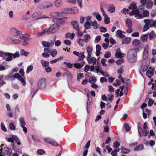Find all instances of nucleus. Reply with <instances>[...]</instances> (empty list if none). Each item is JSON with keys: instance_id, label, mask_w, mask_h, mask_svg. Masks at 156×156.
Masks as SVG:
<instances>
[{"instance_id": "nucleus-3", "label": "nucleus", "mask_w": 156, "mask_h": 156, "mask_svg": "<svg viewBox=\"0 0 156 156\" xmlns=\"http://www.w3.org/2000/svg\"><path fill=\"white\" fill-rule=\"evenodd\" d=\"M59 27V25L54 24L51 25L49 28H46L47 30L48 34L55 33L58 30Z\"/></svg>"}, {"instance_id": "nucleus-52", "label": "nucleus", "mask_w": 156, "mask_h": 156, "mask_svg": "<svg viewBox=\"0 0 156 156\" xmlns=\"http://www.w3.org/2000/svg\"><path fill=\"white\" fill-rule=\"evenodd\" d=\"M12 43L15 44H19L22 41L18 39H12Z\"/></svg>"}, {"instance_id": "nucleus-54", "label": "nucleus", "mask_w": 156, "mask_h": 156, "mask_svg": "<svg viewBox=\"0 0 156 156\" xmlns=\"http://www.w3.org/2000/svg\"><path fill=\"white\" fill-rule=\"evenodd\" d=\"M33 66L32 65H30L28 66L27 68L26 73L28 74L30 72L33 70Z\"/></svg>"}, {"instance_id": "nucleus-62", "label": "nucleus", "mask_w": 156, "mask_h": 156, "mask_svg": "<svg viewBox=\"0 0 156 156\" xmlns=\"http://www.w3.org/2000/svg\"><path fill=\"white\" fill-rule=\"evenodd\" d=\"M84 76L83 74V73H80L77 75V80L78 81H80V80L83 78Z\"/></svg>"}, {"instance_id": "nucleus-9", "label": "nucleus", "mask_w": 156, "mask_h": 156, "mask_svg": "<svg viewBox=\"0 0 156 156\" xmlns=\"http://www.w3.org/2000/svg\"><path fill=\"white\" fill-rule=\"evenodd\" d=\"M87 59L88 62L89 64H91L93 65L96 64L97 62L96 58L94 57H91L90 56H87Z\"/></svg>"}, {"instance_id": "nucleus-44", "label": "nucleus", "mask_w": 156, "mask_h": 156, "mask_svg": "<svg viewBox=\"0 0 156 156\" xmlns=\"http://www.w3.org/2000/svg\"><path fill=\"white\" fill-rule=\"evenodd\" d=\"M49 53L52 56L54 57L56 55L57 52L56 49H54L51 51H49Z\"/></svg>"}, {"instance_id": "nucleus-34", "label": "nucleus", "mask_w": 156, "mask_h": 156, "mask_svg": "<svg viewBox=\"0 0 156 156\" xmlns=\"http://www.w3.org/2000/svg\"><path fill=\"white\" fill-rule=\"evenodd\" d=\"M120 150L121 153L123 154H127L130 151L129 149L124 148L122 146L121 147Z\"/></svg>"}, {"instance_id": "nucleus-35", "label": "nucleus", "mask_w": 156, "mask_h": 156, "mask_svg": "<svg viewBox=\"0 0 156 156\" xmlns=\"http://www.w3.org/2000/svg\"><path fill=\"white\" fill-rule=\"evenodd\" d=\"M92 25L93 28L95 29H98L100 26L96 20H94L93 22L92 21Z\"/></svg>"}, {"instance_id": "nucleus-13", "label": "nucleus", "mask_w": 156, "mask_h": 156, "mask_svg": "<svg viewBox=\"0 0 156 156\" xmlns=\"http://www.w3.org/2000/svg\"><path fill=\"white\" fill-rule=\"evenodd\" d=\"M5 57H6L5 61L7 62H9L12 60V53L9 52H6Z\"/></svg>"}, {"instance_id": "nucleus-61", "label": "nucleus", "mask_w": 156, "mask_h": 156, "mask_svg": "<svg viewBox=\"0 0 156 156\" xmlns=\"http://www.w3.org/2000/svg\"><path fill=\"white\" fill-rule=\"evenodd\" d=\"M9 127L10 129L12 130H14L16 129V126L15 125L12 123H10L9 124Z\"/></svg>"}, {"instance_id": "nucleus-63", "label": "nucleus", "mask_w": 156, "mask_h": 156, "mask_svg": "<svg viewBox=\"0 0 156 156\" xmlns=\"http://www.w3.org/2000/svg\"><path fill=\"white\" fill-rule=\"evenodd\" d=\"M12 58H15L16 57H19L20 56L19 53L18 51H16L15 53H12Z\"/></svg>"}, {"instance_id": "nucleus-59", "label": "nucleus", "mask_w": 156, "mask_h": 156, "mask_svg": "<svg viewBox=\"0 0 156 156\" xmlns=\"http://www.w3.org/2000/svg\"><path fill=\"white\" fill-rule=\"evenodd\" d=\"M105 18L104 19V21L105 23L108 24L109 23V18L108 17V15L106 14V16H104Z\"/></svg>"}, {"instance_id": "nucleus-30", "label": "nucleus", "mask_w": 156, "mask_h": 156, "mask_svg": "<svg viewBox=\"0 0 156 156\" xmlns=\"http://www.w3.org/2000/svg\"><path fill=\"white\" fill-rule=\"evenodd\" d=\"M42 6L43 7H41L42 8L48 9L52 7L53 6V4L52 3H51L48 2L47 3V4L44 5Z\"/></svg>"}, {"instance_id": "nucleus-28", "label": "nucleus", "mask_w": 156, "mask_h": 156, "mask_svg": "<svg viewBox=\"0 0 156 156\" xmlns=\"http://www.w3.org/2000/svg\"><path fill=\"white\" fill-rule=\"evenodd\" d=\"M126 25L129 28H130L132 27V23L131 20L130 19H127L126 20Z\"/></svg>"}, {"instance_id": "nucleus-10", "label": "nucleus", "mask_w": 156, "mask_h": 156, "mask_svg": "<svg viewBox=\"0 0 156 156\" xmlns=\"http://www.w3.org/2000/svg\"><path fill=\"white\" fill-rule=\"evenodd\" d=\"M126 55V54L121 52L120 48H117L116 51L115 56L117 58H122Z\"/></svg>"}, {"instance_id": "nucleus-33", "label": "nucleus", "mask_w": 156, "mask_h": 156, "mask_svg": "<svg viewBox=\"0 0 156 156\" xmlns=\"http://www.w3.org/2000/svg\"><path fill=\"white\" fill-rule=\"evenodd\" d=\"M63 76H68L69 78H72L73 77V75L69 71H66L65 72L63 75Z\"/></svg>"}, {"instance_id": "nucleus-53", "label": "nucleus", "mask_w": 156, "mask_h": 156, "mask_svg": "<svg viewBox=\"0 0 156 156\" xmlns=\"http://www.w3.org/2000/svg\"><path fill=\"white\" fill-rule=\"evenodd\" d=\"M41 62L42 66L44 67L48 66L49 65V62H48L44 61L43 60H42Z\"/></svg>"}, {"instance_id": "nucleus-36", "label": "nucleus", "mask_w": 156, "mask_h": 156, "mask_svg": "<svg viewBox=\"0 0 156 156\" xmlns=\"http://www.w3.org/2000/svg\"><path fill=\"white\" fill-rule=\"evenodd\" d=\"M144 149V145L143 144H141L136 147L134 149V151H136L139 150H141Z\"/></svg>"}, {"instance_id": "nucleus-6", "label": "nucleus", "mask_w": 156, "mask_h": 156, "mask_svg": "<svg viewBox=\"0 0 156 156\" xmlns=\"http://www.w3.org/2000/svg\"><path fill=\"white\" fill-rule=\"evenodd\" d=\"M20 125L21 127L23 128V131L26 133L27 132V128L25 127L26 125V123L25 122L24 119L23 117H21L19 119Z\"/></svg>"}, {"instance_id": "nucleus-5", "label": "nucleus", "mask_w": 156, "mask_h": 156, "mask_svg": "<svg viewBox=\"0 0 156 156\" xmlns=\"http://www.w3.org/2000/svg\"><path fill=\"white\" fill-rule=\"evenodd\" d=\"M86 20L84 24V26L86 29L88 30L91 27V24H92V21L91 20V17L87 16L86 18Z\"/></svg>"}, {"instance_id": "nucleus-19", "label": "nucleus", "mask_w": 156, "mask_h": 156, "mask_svg": "<svg viewBox=\"0 0 156 156\" xmlns=\"http://www.w3.org/2000/svg\"><path fill=\"white\" fill-rule=\"evenodd\" d=\"M47 31V30L46 28L44 30H41L37 33V37H41L45 34L46 33L48 34Z\"/></svg>"}, {"instance_id": "nucleus-39", "label": "nucleus", "mask_w": 156, "mask_h": 156, "mask_svg": "<svg viewBox=\"0 0 156 156\" xmlns=\"http://www.w3.org/2000/svg\"><path fill=\"white\" fill-rule=\"evenodd\" d=\"M12 147L15 151L20 153H22V150H21V149L20 148H18L16 146L14 145V144H13Z\"/></svg>"}, {"instance_id": "nucleus-64", "label": "nucleus", "mask_w": 156, "mask_h": 156, "mask_svg": "<svg viewBox=\"0 0 156 156\" xmlns=\"http://www.w3.org/2000/svg\"><path fill=\"white\" fill-rule=\"evenodd\" d=\"M121 84V81L119 80H116V82L113 83V85L115 86H117L120 85Z\"/></svg>"}, {"instance_id": "nucleus-2", "label": "nucleus", "mask_w": 156, "mask_h": 156, "mask_svg": "<svg viewBox=\"0 0 156 156\" xmlns=\"http://www.w3.org/2000/svg\"><path fill=\"white\" fill-rule=\"evenodd\" d=\"M138 48H133L130 49L127 55L128 59L130 62H134L136 60L137 51Z\"/></svg>"}, {"instance_id": "nucleus-14", "label": "nucleus", "mask_w": 156, "mask_h": 156, "mask_svg": "<svg viewBox=\"0 0 156 156\" xmlns=\"http://www.w3.org/2000/svg\"><path fill=\"white\" fill-rule=\"evenodd\" d=\"M148 36H149V38L151 40L154 39L156 37V34L153 31L150 33L148 32L147 33Z\"/></svg>"}, {"instance_id": "nucleus-27", "label": "nucleus", "mask_w": 156, "mask_h": 156, "mask_svg": "<svg viewBox=\"0 0 156 156\" xmlns=\"http://www.w3.org/2000/svg\"><path fill=\"white\" fill-rule=\"evenodd\" d=\"M91 39L90 35L88 34H86L84 36V41L86 43L88 42Z\"/></svg>"}, {"instance_id": "nucleus-42", "label": "nucleus", "mask_w": 156, "mask_h": 156, "mask_svg": "<svg viewBox=\"0 0 156 156\" xmlns=\"http://www.w3.org/2000/svg\"><path fill=\"white\" fill-rule=\"evenodd\" d=\"M84 52L83 51L82 53H81L80 55V56H78L79 57L78 59L79 61H82L83 59L85 58V56L84 55Z\"/></svg>"}, {"instance_id": "nucleus-45", "label": "nucleus", "mask_w": 156, "mask_h": 156, "mask_svg": "<svg viewBox=\"0 0 156 156\" xmlns=\"http://www.w3.org/2000/svg\"><path fill=\"white\" fill-rule=\"evenodd\" d=\"M96 82V79L95 76H93L91 77L89 80V82L91 83H94Z\"/></svg>"}, {"instance_id": "nucleus-55", "label": "nucleus", "mask_w": 156, "mask_h": 156, "mask_svg": "<svg viewBox=\"0 0 156 156\" xmlns=\"http://www.w3.org/2000/svg\"><path fill=\"white\" fill-rule=\"evenodd\" d=\"M77 42L82 47H83L84 45V40L81 38L78 39L77 40Z\"/></svg>"}, {"instance_id": "nucleus-57", "label": "nucleus", "mask_w": 156, "mask_h": 156, "mask_svg": "<svg viewBox=\"0 0 156 156\" xmlns=\"http://www.w3.org/2000/svg\"><path fill=\"white\" fill-rule=\"evenodd\" d=\"M18 80L20 81L23 85L25 86L26 85V83L25 81V77H21Z\"/></svg>"}, {"instance_id": "nucleus-56", "label": "nucleus", "mask_w": 156, "mask_h": 156, "mask_svg": "<svg viewBox=\"0 0 156 156\" xmlns=\"http://www.w3.org/2000/svg\"><path fill=\"white\" fill-rule=\"evenodd\" d=\"M100 72L103 76L105 77H109V75L107 72H105L102 70H100Z\"/></svg>"}, {"instance_id": "nucleus-48", "label": "nucleus", "mask_w": 156, "mask_h": 156, "mask_svg": "<svg viewBox=\"0 0 156 156\" xmlns=\"http://www.w3.org/2000/svg\"><path fill=\"white\" fill-rule=\"evenodd\" d=\"M139 12V11L138 9H135V10H133L130 12H129V14L130 16L135 15H136L137 14H138Z\"/></svg>"}, {"instance_id": "nucleus-60", "label": "nucleus", "mask_w": 156, "mask_h": 156, "mask_svg": "<svg viewBox=\"0 0 156 156\" xmlns=\"http://www.w3.org/2000/svg\"><path fill=\"white\" fill-rule=\"evenodd\" d=\"M124 62V59L122 58H121L120 59H119L117 61H116V63L118 65H120Z\"/></svg>"}, {"instance_id": "nucleus-8", "label": "nucleus", "mask_w": 156, "mask_h": 156, "mask_svg": "<svg viewBox=\"0 0 156 156\" xmlns=\"http://www.w3.org/2000/svg\"><path fill=\"white\" fill-rule=\"evenodd\" d=\"M149 45L147 44L146 45L144 49V51L143 53V58L144 59H146L148 56V48Z\"/></svg>"}, {"instance_id": "nucleus-51", "label": "nucleus", "mask_w": 156, "mask_h": 156, "mask_svg": "<svg viewBox=\"0 0 156 156\" xmlns=\"http://www.w3.org/2000/svg\"><path fill=\"white\" fill-rule=\"evenodd\" d=\"M37 153L39 155H42L45 153V151L43 149H39L37 151Z\"/></svg>"}, {"instance_id": "nucleus-18", "label": "nucleus", "mask_w": 156, "mask_h": 156, "mask_svg": "<svg viewBox=\"0 0 156 156\" xmlns=\"http://www.w3.org/2000/svg\"><path fill=\"white\" fill-rule=\"evenodd\" d=\"M85 62L84 61H82L80 63H75L74 64V66L77 69H80L85 64Z\"/></svg>"}, {"instance_id": "nucleus-41", "label": "nucleus", "mask_w": 156, "mask_h": 156, "mask_svg": "<svg viewBox=\"0 0 156 156\" xmlns=\"http://www.w3.org/2000/svg\"><path fill=\"white\" fill-rule=\"evenodd\" d=\"M129 8L130 9L132 10L136 9L137 8V6L136 5V3L135 2H133L130 5Z\"/></svg>"}, {"instance_id": "nucleus-25", "label": "nucleus", "mask_w": 156, "mask_h": 156, "mask_svg": "<svg viewBox=\"0 0 156 156\" xmlns=\"http://www.w3.org/2000/svg\"><path fill=\"white\" fill-rule=\"evenodd\" d=\"M142 126V125L139 122L138 123L137 127L138 130L139 134L140 137L143 136V133H141Z\"/></svg>"}, {"instance_id": "nucleus-50", "label": "nucleus", "mask_w": 156, "mask_h": 156, "mask_svg": "<svg viewBox=\"0 0 156 156\" xmlns=\"http://www.w3.org/2000/svg\"><path fill=\"white\" fill-rule=\"evenodd\" d=\"M93 15L94 16H96V19L100 21L101 20V16L99 15L98 12H95L93 13Z\"/></svg>"}, {"instance_id": "nucleus-29", "label": "nucleus", "mask_w": 156, "mask_h": 156, "mask_svg": "<svg viewBox=\"0 0 156 156\" xmlns=\"http://www.w3.org/2000/svg\"><path fill=\"white\" fill-rule=\"evenodd\" d=\"M75 36V34H71L70 33H68L66 34L65 37L66 38H69L72 40L74 38Z\"/></svg>"}, {"instance_id": "nucleus-32", "label": "nucleus", "mask_w": 156, "mask_h": 156, "mask_svg": "<svg viewBox=\"0 0 156 156\" xmlns=\"http://www.w3.org/2000/svg\"><path fill=\"white\" fill-rule=\"evenodd\" d=\"M148 37L147 34L142 35L140 37L142 41L144 42H145L147 41Z\"/></svg>"}, {"instance_id": "nucleus-16", "label": "nucleus", "mask_w": 156, "mask_h": 156, "mask_svg": "<svg viewBox=\"0 0 156 156\" xmlns=\"http://www.w3.org/2000/svg\"><path fill=\"white\" fill-rule=\"evenodd\" d=\"M71 24L73 26V27L76 30H80L78 22L76 21H73L71 22Z\"/></svg>"}, {"instance_id": "nucleus-26", "label": "nucleus", "mask_w": 156, "mask_h": 156, "mask_svg": "<svg viewBox=\"0 0 156 156\" xmlns=\"http://www.w3.org/2000/svg\"><path fill=\"white\" fill-rule=\"evenodd\" d=\"M153 5V3L152 1L151 0H149L147 1L146 4V7L147 9H151L152 8Z\"/></svg>"}, {"instance_id": "nucleus-12", "label": "nucleus", "mask_w": 156, "mask_h": 156, "mask_svg": "<svg viewBox=\"0 0 156 156\" xmlns=\"http://www.w3.org/2000/svg\"><path fill=\"white\" fill-rule=\"evenodd\" d=\"M154 72V69L150 67L149 68L146 73L147 76L150 78L153 75Z\"/></svg>"}, {"instance_id": "nucleus-15", "label": "nucleus", "mask_w": 156, "mask_h": 156, "mask_svg": "<svg viewBox=\"0 0 156 156\" xmlns=\"http://www.w3.org/2000/svg\"><path fill=\"white\" fill-rule=\"evenodd\" d=\"M116 36L117 37L121 39H123L125 37V35L122 34V32L120 30H119L116 31Z\"/></svg>"}, {"instance_id": "nucleus-17", "label": "nucleus", "mask_w": 156, "mask_h": 156, "mask_svg": "<svg viewBox=\"0 0 156 156\" xmlns=\"http://www.w3.org/2000/svg\"><path fill=\"white\" fill-rule=\"evenodd\" d=\"M107 9L109 12L113 13L115 11V8L113 4H110L108 5Z\"/></svg>"}, {"instance_id": "nucleus-37", "label": "nucleus", "mask_w": 156, "mask_h": 156, "mask_svg": "<svg viewBox=\"0 0 156 156\" xmlns=\"http://www.w3.org/2000/svg\"><path fill=\"white\" fill-rule=\"evenodd\" d=\"M144 21L145 24L148 26L150 27H152V22L151 21V20L145 19Z\"/></svg>"}, {"instance_id": "nucleus-46", "label": "nucleus", "mask_w": 156, "mask_h": 156, "mask_svg": "<svg viewBox=\"0 0 156 156\" xmlns=\"http://www.w3.org/2000/svg\"><path fill=\"white\" fill-rule=\"evenodd\" d=\"M63 59V57L62 56L58 58H57L53 60H51L50 62V63L51 64H53L56 63L58 61L60 60H62Z\"/></svg>"}, {"instance_id": "nucleus-40", "label": "nucleus", "mask_w": 156, "mask_h": 156, "mask_svg": "<svg viewBox=\"0 0 156 156\" xmlns=\"http://www.w3.org/2000/svg\"><path fill=\"white\" fill-rule=\"evenodd\" d=\"M120 151L119 147H118L117 149L113 150L111 153V155L112 156H116L117 154V152H118Z\"/></svg>"}, {"instance_id": "nucleus-22", "label": "nucleus", "mask_w": 156, "mask_h": 156, "mask_svg": "<svg viewBox=\"0 0 156 156\" xmlns=\"http://www.w3.org/2000/svg\"><path fill=\"white\" fill-rule=\"evenodd\" d=\"M4 150L7 155L8 156L11 155L12 153V150L11 148L8 147H4Z\"/></svg>"}, {"instance_id": "nucleus-20", "label": "nucleus", "mask_w": 156, "mask_h": 156, "mask_svg": "<svg viewBox=\"0 0 156 156\" xmlns=\"http://www.w3.org/2000/svg\"><path fill=\"white\" fill-rule=\"evenodd\" d=\"M42 15V12H38L34 13L32 16L33 18L37 19H40L41 16Z\"/></svg>"}, {"instance_id": "nucleus-24", "label": "nucleus", "mask_w": 156, "mask_h": 156, "mask_svg": "<svg viewBox=\"0 0 156 156\" xmlns=\"http://www.w3.org/2000/svg\"><path fill=\"white\" fill-rule=\"evenodd\" d=\"M131 40L130 37H126L122 40V43L123 44H128L131 42Z\"/></svg>"}, {"instance_id": "nucleus-58", "label": "nucleus", "mask_w": 156, "mask_h": 156, "mask_svg": "<svg viewBox=\"0 0 156 156\" xmlns=\"http://www.w3.org/2000/svg\"><path fill=\"white\" fill-rule=\"evenodd\" d=\"M124 128L125 129L126 131L127 132L129 131L130 129V127L129 126V125L126 123L124 124Z\"/></svg>"}, {"instance_id": "nucleus-4", "label": "nucleus", "mask_w": 156, "mask_h": 156, "mask_svg": "<svg viewBox=\"0 0 156 156\" xmlns=\"http://www.w3.org/2000/svg\"><path fill=\"white\" fill-rule=\"evenodd\" d=\"M46 80L45 79H41L39 80L38 82V88L43 90L46 88Z\"/></svg>"}, {"instance_id": "nucleus-1", "label": "nucleus", "mask_w": 156, "mask_h": 156, "mask_svg": "<svg viewBox=\"0 0 156 156\" xmlns=\"http://www.w3.org/2000/svg\"><path fill=\"white\" fill-rule=\"evenodd\" d=\"M9 33L11 36L15 37H19L21 40L24 41L29 40V37L30 35L28 34H22L21 31L15 28L11 29L9 31Z\"/></svg>"}, {"instance_id": "nucleus-49", "label": "nucleus", "mask_w": 156, "mask_h": 156, "mask_svg": "<svg viewBox=\"0 0 156 156\" xmlns=\"http://www.w3.org/2000/svg\"><path fill=\"white\" fill-rule=\"evenodd\" d=\"M120 146V143L118 141H115L113 143V147L115 149H117Z\"/></svg>"}, {"instance_id": "nucleus-21", "label": "nucleus", "mask_w": 156, "mask_h": 156, "mask_svg": "<svg viewBox=\"0 0 156 156\" xmlns=\"http://www.w3.org/2000/svg\"><path fill=\"white\" fill-rule=\"evenodd\" d=\"M96 55L97 56H98L101 54V46L99 44H97L96 45Z\"/></svg>"}, {"instance_id": "nucleus-38", "label": "nucleus", "mask_w": 156, "mask_h": 156, "mask_svg": "<svg viewBox=\"0 0 156 156\" xmlns=\"http://www.w3.org/2000/svg\"><path fill=\"white\" fill-rule=\"evenodd\" d=\"M62 4L61 0H56L55 2V5L57 7H59L61 6Z\"/></svg>"}, {"instance_id": "nucleus-11", "label": "nucleus", "mask_w": 156, "mask_h": 156, "mask_svg": "<svg viewBox=\"0 0 156 156\" xmlns=\"http://www.w3.org/2000/svg\"><path fill=\"white\" fill-rule=\"evenodd\" d=\"M141 133H143V136L144 135L146 136L148 133V127L147 126L146 122H145L143 125V129H142Z\"/></svg>"}, {"instance_id": "nucleus-23", "label": "nucleus", "mask_w": 156, "mask_h": 156, "mask_svg": "<svg viewBox=\"0 0 156 156\" xmlns=\"http://www.w3.org/2000/svg\"><path fill=\"white\" fill-rule=\"evenodd\" d=\"M86 50L88 53L87 56H90L92 55V52L93 50V48L92 47L88 46L86 48Z\"/></svg>"}, {"instance_id": "nucleus-47", "label": "nucleus", "mask_w": 156, "mask_h": 156, "mask_svg": "<svg viewBox=\"0 0 156 156\" xmlns=\"http://www.w3.org/2000/svg\"><path fill=\"white\" fill-rule=\"evenodd\" d=\"M43 46L44 47H50V44L49 42L43 41L41 42Z\"/></svg>"}, {"instance_id": "nucleus-31", "label": "nucleus", "mask_w": 156, "mask_h": 156, "mask_svg": "<svg viewBox=\"0 0 156 156\" xmlns=\"http://www.w3.org/2000/svg\"><path fill=\"white\" fill-rule=\"evenodd\" d=\"M132 43L133 46H137L140 44V42L138 40L135 39L133 41Z\"/></svg>"}, {"instance_id": "nucleus-7", "label": "nucleus", "mask_w": 156, "mask_h": 156, "mask_svg": "<svg viewBox=\"0 0 156 156\" xmlns=\"http://www.w3.org/2000/svg\"><path fill=\"white\" fill-rule=\"evenodd\" d=\"M66 19V18H54L53 19V21L55 24H63L65 23Z\"/></svg>"}, {"instance_id": "nucleus-43", "label": "nucleus", "mask_w": 156, "mask_h": 156, "mask_svg": "<svg viewBox=\"0 0 156 156\" xmlns=\"http://www.w3.org/2000/svg\"><path fill=\"white\" fill-rule=\"evenodd\" d=\"M30 54L29 52L26 51L24 49H22L20 51V55H21L27 56Z\"/></svg>"}]
</instances>
